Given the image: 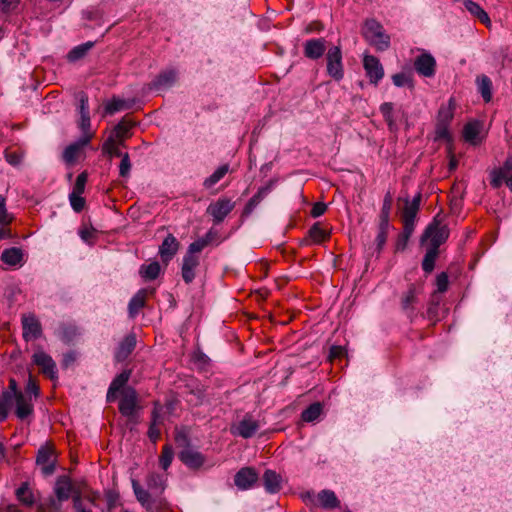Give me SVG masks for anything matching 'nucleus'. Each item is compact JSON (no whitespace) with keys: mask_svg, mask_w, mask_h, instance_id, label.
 Returning a JSON list of instances; mask_svg holds the SVG:
<instances>
[{"mask_svg":"<svg viewBox=\"0 0 512 512\" xmlns=\"http://www.w3.org/2000/svg\"><path fill=\"white\" fill-rule=\"evenodd\" d=\"M147 487L155 494L153 496L148 490L141 487L136 480H132V488L138 502L149 512H162L166 507V501L159 495L166 488L165 478L157 473H150L146 479Z\"/></svg>","mask_w":512,"mask_h":512,"instance_id":"f257e3e1","label":"nucleus"},{"mask_svg":"<svg viewBox=\"0 0 512 512\" xmlns=\"http://www.w3.org/2000/svg\"><path fill=\"white\" fill-rule=\"evenodd\" d=\"M362 33L364 38L378 51H385L389 48L390 37L378 21L374 19L366 20Z\"/></svg>","mask_w":512,"mask_h":512,"instance_id":"f03ea898","label":"nucleus"},{"mask_svg":"<svg viewBox=\"0 0 512 512\" xmlns=\"http://www.w3.org/2000/svg\"><path fill=\"white\" fill-rule=\"evenodd\" d=\"M449 237V229L446 225H440L436 221L429 224L421 237V241L429 240V247L438 250L439 246L443 244Z\"/></svg>","mask_w":512,"mask_h":512,"instance_id":"7ed1b4c3","label":"nucleus"},{"mask_svg":"<svg viewBox=\"0 0 512 512\" xmlns=\"http://www.w3.org/2000/svg\"><path fill=\"white\" fill-rule=\"evenodd\" d=\"M22 336L26 342L36 340L42 336V325L33 313L23 314L21 317Z\"/></svg>","mask_w":512,"mask_h":512,"instance_id":"20e7f679","label":"nucleus"},{"mask_svg":"<svg viewBox=\"0 0 512 512\" xmlns=\"http://www.w3.org/2000/svg\"><path fill=\"white\" fill-rule=\"evenodd\" d=\"M327 73L333 79L339 81L344 76L342 64V52L339 46H333L328 49L326 54Z\"/></svg>","mask_w":512,"mask_h":512,"instance_id":"39448f33","label":"nucleus"},{"mask_svg":"<svg viewBox=\"0 0 512 512\" xmlns=\"http://www.w3.org/2000/svg\"><path fill=\"white\" fill-rule=\"evenodd\" d=\"M235 202L226 197H221L207 207V214L212 216L214 224H220L234 209Z\"/></svg>","mask_w":512,"mask_h":512,"instance_id":"423d86ee","label":"nucleus"},{"mask_svg":"<svg viewBox=\"0 0 512 512\" xmlns=\"http://www.w3.org/2000/svg\"><path fill=\"white\" fill-rule=\"evenodd\" d=\"M32 362L37 365L41 372L48 376L50 379L57 377V366L52 357L47 354L43 349L38 348L33 356Z\"/></svg>","mask_w":512,"mask_h":512,"instance_id":"0eeeda50","label":"nucleus"},{"mask_svg":"<svg viewBox=\"0 0 512 512\" xmlns=\"http://www.w3.org/2000/svg\"><path fill=\"white\" fill-rule=\"evenodd\" d=\"M259 421L246 414L237 424L231 427V433L244 439L253 437L259 430Z\"/></svg>","mask_w":512,"mask_h":512,"instance_id":"6e6552de","label":"nucleus"},{"mask_svg":"<svg viewBox=\"0 0 512 512\" xmlns=\"http://www.w3.org/2000/svg\"><path fill=\"white\" fill-rule=\"evenodd\" d=\"M258 473L253 467H243L234 476V483L240 490H248L258 481Z\"/></svg>","mask_w":512,"mask_h":512,"instance_id":"1a4fd4ad","label":"nucleus"},{"mask_svg":"<svg viewBox=\"0 0 512 512\" xmlns=\"http://www.w3.org/2000/svg\"><path fill=\"white\" fill-rule=\"evenodd\" d=\"M363 66L370 82L378 84L384 76V69L379 59L372 55H365L363 59Z\"/></svg>","mask_w":512,"mask_h":512,"instance_id":"9d476101","label":"nucleus"},{"mask_svg":"<svg viewBox=\"0 0 512 512\" xmlns=\"http://www.w3.org/2000/svg\"><path fill=\"white\" fill-rule=\"evenodd\" d=\"M177 81V72L174 69H167L160 72L149 84L150 90L165 91L171 88Z\"/></svg>","mask_w":512,"mask_h":512,"instance_id":"9b49d317","label":"nucleus"},{"mask_svg":"<svg viewBox=\"0 0 512 512\" xmlns=\"http://www.w3.org/2000/svg\"><path fill=\"white\" fill-rule=\"evenodd\" d=\"M137 404V393L135 389L126 388L119 402V411L125 417H132L134 415Z\"/></svg>","mask_w":512,"mask_h":512,"instance_id":"f8f14e48","label":"nucleus"},{"mask_svg":"<svg viewBox=\"0 0 512 512\" xmlns=\"http://www.w3.org/2000/svg\"><path fill=\"white\" fill-rule=\"evenodd\" d=\"M326 51V40L324 38H313L306 40L303 44L305 57L311 60L321 58Z\"/></svg>","mask_w":512,"mask_h":512,"instance_id":"ddd939ff","label":"nucleus"},{"mask_svg":"<svg viewBox=\"0 0 512 512\" xmlns=\"http://www.w3.org/2000/svg\"><path fill=\"white\" fill-rule=\"evenodd\" d=\"M179 249V242L176 239V237L172 234H168L162 244L159 246V255L161 257V260L168 264L173 257L176 255L177 251Z\"/></svg>","mask_w":512,"mask_h":512,"instance_id":"4468645a","label":"nucleus"},{"mask_svg":"<svg viewBox=\"0 0 512 512\" xmlns=\"http://www.w3.org/2000/svg\"><path fill=\"white\" fill-rule=\"evenodd\" d=\"M54 493L59 500L67 501L71 496L73 497L75 494L80 492L74 489L68 476H60L56 480Z\"/></svg>","mask_w":512,"mask_h":512,"instance_id":"2eb2a0df","label":"nucleus"},{"mask_svg":"<svg viewBox=\"0 0 512 512\" xmlns=\"http://www.w3.org/2000/svg\"><path fill=\"white\" fill-rule=\"evenodd\" d=\"M435 59L427 53L418 56L414 62L415 70L422 76L431 77L435 73Z\"/></svg>","mask_w":512,"mask_h":512,"instance_id":"dca6fc26","label":"nucleus"},{"mask_svg":"<svg viewBox=\"0 0 512 512\" xmlns=\"http://www.w3.org/2000/svg\"><path fill=\"white\" fill-rule=\"evenodd\" d=\"M93 135L81 136L76 142L68 145L63 152V159L72 163L78 157L80 151L89 144Z\"/></svg>","mask_w":512,"mask_h":512,"instance_id":"f3484780","label":"nucleus"},{"mask_svg":"<svg viewBox=\"0 0 512 512\" xmlns=\"http://www.w3.org/2000/svg\"><path fill=\"white\" fill-rule=\"evenodd\" d=\"M36 462L42 466L44 475H51L55 470V459L53 458V451L47 447H41L38 450Z\"/></svg>","mask_w":512,"mask_h":512,"instance_id":"a211bd4d","label":"nucleus"},{"mask_svg":"<svg viewBox=\"0 0 512 512\" xmlns=\"http://www.w3.org/2000/svg\"><path fill=\"white\" fill-rule=\"evenodd\" d=\"M198 265V256H191V254L184 255L181 268V275L185 283L189 284L194 280L195 270L198 267Z\"/></svg>","mask_w":512,"mask_h":512,"instance_id":"6ab92c4d","label":"nucleus"},{"mask_svg":"<svg viewBox=\"0 0 512 512\" xmlns=\"http://www.w3.org/2000/svg\"><path fill=\"white\" fill-rule=\"evenodd\" d=\"M263 485L268 493L274 494L282 488V477L274 470L267 469L262 477Z\"/></svg>","mask_w":512,"mask_h":512,"instance_id":"aec40b11","label":"nucleus"},{"mask_svg":"<svg viewBox=\"0 0 512 512\" xmlns=\"http://www.w3.org/2000/svg\"><path fill=\"white\" fill-rule=\"evenodd\" d=\"M136 346V337L134 334L127 335L119 344L116 352L115 359L122 362L132 353Z\"/></svg>","mask_w":512,"mask_h":512,"instance_id":"412c9836","label":"nucleus"},{"mask_svg":"<svg viewBox=\"0 0 512 512\" xmlns=\"http://www.w3.org/2000/svg\"><path fill=\"white\" fill-rule=\"evenodd\" d=\"M16 404V415L19 419L24 420L33 412V403L31 397L24 394H18L14 398Z\"/></svg>","mask_w":512,"mask_h":512,"instance_id":"4be33fe9","label":"nucleus"},{"mask_svg":"<svg viewBox=\"0 0 512 512\" xmlns=\"http://www.w3.org/2000/svg\"><path fill=\"white\" fill-rule=\"evenodd\" d=\"M179 458L186 466L193 469L201 467L205 462V458L200 452L189 448L181 451Z\"/></svg>","mask_w":512,"mask_h":512,"instance_id":"5701e85b","label":"nucleus"},{"mask_svg":"<svg viewBox=\"0 0 512 512\" xmlns=\"http://www.w3.org/2000/svg\"><path fill=\"white\" fill-rule=\"evenodd\" d=\"M318 505L324 509L340 507V501L332 490L324 489L317 495Z\"/></svg>","mask_w":512,"mask_h":512,"instance_id":"b1692460","label":"nucleus"},{"mask_svg":"<svg viewBox=\"0 0 512 512\" xmlns=\"http://www.w3.org/2000/svg\"><path fill=\"white\" fill-rule=\"evenodd\" d=\"M462 4L465 9L474 17H476L481 23L490 25L491 21L486 11L476 2L472 0H462Z\"/></svg>","mask_w":512,"mask_h":512,"instance_id":"393cba45","label":"nucleus"},{"mask_svg":"<svg viewBox=\"0 0 512 512\" xmlns=\"http://www.w3.org/2000/svg\"><path fill=\"white\" fill-rule=\"evenodd\" d=\"M135 125V122L125 116L113 129L110 135H114V139L119 140V144H123V139L129 137L130 129Z\"/></svg>","mask_w":512,"mask_h":512,"instance_id":"a878e982","label":"nucleus"},{"mask_svg":"<svg viewBox=\"0 0 512 512\" xmlns=\"http://www.w3.org/2000/svg\"><path fill=\"white\" fill-rule=\"evenodd\" d=\"M147 297V290L140 289L129 301L128 312L131 318H134L144 307Z\"/></svg>","mask_w":512,"mask_h":512,"instance_id":"bb28decb","label":"nucleus"},{"mask_svg":"<svg viewBox=\"0 0 512 512\" xmlns=\"http://www.w3.org/2000/svg\"><path fill=\"white\" fill-rule=\"evenodd\" d=\"M417 303V293L414 285H411L401 298L402 310L411 315Z\"/></svg>","mask_w":512,"mask_h":512,"instance_id":"cd10ccee","label":"nucleus"},{"mask_svg":"<svg viewBox=\"0 0 512 512\" xmlns=\"http://www.w3.org/2000/svg\"><path fill=\"white\" fill-rule=\"evenodd\" d=\"M23 260V252L20 248L12 247L5 249L1 254V261L9 266L21 264Z\"/></svg>","mask_w":512,"mask_h":512,"instance_id":"c85d7f7f","label":"nucleus"},{"mask_svg":"<svg viewBox=\"0 0 512 512\" xmlns=\"http://www.w3.org/2000/svg\"><path fill=\"white\" fill-rule=\"evenodd\" d=\"M481 125L478 122H470L465 125L463 130V137L465 141L477 145L481 142L480 139Z\"/></svg>","mask_w":512,"mask_h":512,"instance_id":"c756f323","label":"nucleus"},{"mask_svg":"<svg viewBox=\"0 0 512 512\" xmlns=\"http://www.w3.org/2000/svg\"><path fill=\"white\" fill-rule=\"evenodd\" d=\"M161 273L159 262L153 261L149 264H143L139 268V274L145 281L155 280Z\"/></svg>","mask_w":512,"mask_h":512,"instance_id":"7c9ffc66","label":"nucleus"},{"mask_svg":"<svg viewBox=\"0 0 512 512\" xmlns=\"http://www.w3.org/2000/svg\"><path fill=\"white\" fill-rule=\"evenodd\" d=\"M132 106L133 101L113 97L109 102L106 103L105 112L112 115L118 111L131 109Z\"/></svg>","mask_w":512,"mask_h":512,"instance_id":"2f4dec72","label":"nucleus"},{"mask_svg":"<svg viewBox=\"0 0 512 512\" xmlns=\"http://www.w3.org/2000/svg\"><path fill=\"white\" fill-rule=\"evenodd\" d=\"M476 83L483 100L485 102H490L492 99V81L490 78L486 75L478 76Z\"/></svg>","mask_w":512,"mask_h":512,"instance_id":"473e14b6","label":"nucleus"},{"mask_svg":"<svg viewBox=\"0 0 512 512\" xmlns=\"http://www.w3.org/2000/svg\"><path fill=\"white\" fill-rule=\"evenodd\" d=\"M269 192L270 188L268 186L260 188L258 192L247 202L243 215L248 216L251 214L257 205L269 194Z\"/></svg>","mask_w":512,"mask_h":512,"instance_id":"72a5a7b5","label":"nucleus"},{"mask_svg":"<svg viewBox=\"0 0 512 512\" xmlns=\"http://www.w3.org/2000/svg\"><path fill=\"white\" fill-rule=\"evenodd\" d=\"M229 172V165L224 164L219 166L209 177H207L203 186L206 189L212 188L215 184H217L227 173Z\"/></svg>","mask_w":512,"mask_h":512,"instance_id":"f704fd0d","label":"nucleus"},{"mask_svg":"<svg viewBox=\"0 0 512 512\" xmlns=\"http://www.w3.org/2000/svg\"><path fill=\"white\" fill-rule=\"evenodd\" d=\"M17 499L26 506H32L35 502L33 493L28 486V483H22L21 486L16 490Z\"/></svg>","mask_w":512,"mask_h":512,"instance_id":"c9c22d12","label":"nucleus"},{"mask_svg":"<svg viewBox=\"0 0 512 512\" xmlns=\"http://www.w3.org/2000/svg\"><path fill=\"white\" fill-rule=\"evenodd\" d=\"M119 145H120L119 140L114 139V135H109V137L107 138V140L104 142V144L102 146V151L104 154H107L110 157L115 156V157L122 158L123 154L121 153V151L118 148Z\"/></svg>","mask_w":512,"mask_h":512,"instance_id":"e433bc0d","label":"nucleus"},{"mask_svg":"<svg viewBox=\"0 0 512 512\" xmlns=\"http://www.w3.org/2000/svg\"><path fill=\"white\" fill-rule=\"evenodd\" d=\"M323 410L322 404L319 402L312 403L301 414V418L305 422H313L319 418Z\"/></svg>","mask_w":512,"mask_h":512,"instance_id":"4c0bfd02","label":"nucleus"},{"mask_svg":"<svg viewBox=\"0 0 512 512\" xmlns=\"http://www.w3.org/2000/svg\"><path fill=\"white\" fill-rule=\"evenodd\" d=\"M438 256V250L435 248L428 247L426 254L422 261V269L426 273H431L435 267V260Z\"/></svg>","mask_w":512,"mask_h":512,"instance_id":"58836bf2","label":"nucleus"},{"mask_svg":"<svg viewBox=\"0 0 512 512\" xmlns=\"http://www.w3.org/2000/svg\"><path fill=\"white\" fill-rule=\"evenodd\" d=\"M389 228H390L389 222L379 221L378 233H377L376 240H375L378 252H380L383 249V247L387 241V234H388Z\"/></svg>","mask_w":512,"mask_h":512,"instance_id":"ea45409f","label":"nucleus"},{"mask_svg":"<svg viewBox=\"0 0 512 512\" xmlns=\"http://www.w3.org/2000/svg\"><path fill=\"white\" fill-rule=\"evenodd\" d=\"M380 112L382 113L389 129L391 131L396 129L395 119L393 117V104L391 102H385L380 106Z\"/></svg>","mask_w":512,"mask_h":512,"instance_id":"a19ab883","label":"nucleus"},{"mask_svg":"<svg viewBox=\"0 0 512 512\" xmlns=\"http://www.w3.org/2000/svg\"><path fill=\"white\" fill-rule=\"evenodd\" d=\"M392 204H393V195L390 191H387L384 196V199H383V204H382V208H381V212H380V216H379V218H380L379 221L389 222Z\"/></svg>","mask_w":512,"mask_h":512,"instance_id":"79ce46f5","label":"nucleus"},{"mask_svg":"<svg viewBox=\"0 0 512 512\" xmlns=\"http://www.w3.org/2000/svg\"><path fill=\"white\" fill-rule=\"evenodd\" d=\"M93 45H94L93 42H86L84 44L74 47L68 53V59L70 61H77V60L81 59L93 47Z\"/></svg>","mask_w":512,"mask_h":512,"instance_id":"37998d69","label":"nucleus"},{"mask_svg":"<svg viewBox=\"0 0 512 512\" xmlns=\"http://www.w3.org/2000/svg\"><path fill=\"white\" fill-rule=\"evenodd\" d=\"M64 501L65 500H59L56 496L55 498L50 497L39 505V510L43 512H61L62 502Z\"/></svg>","mask_w":512,"mask_h":512,"instance_id":"c03bdc74","label":"nucleus"},{"mask_svg":"<svg viewBox=\"0 0 512 512\" xmlns=\"http://www.w3.org/2000/svg\"><path fill=\"white\" fill-rule=\"evenodd\" d=\"M131 376L130 370H124L119 375H117L113 381L110 384L111 390H117L120 391L126 383L129 381V378Z\"/></svg>","mask_w":512,"mask_h":512,"instance_id":"a18cd8bd","label":"nucleus"},{"mask_svg":"<svg viewBox=\"0 0 512 512\" xmlns=\"http://www.w3.org/2000/svg\"><path fill=\"white\" fill-rule=\"evenodd\" d=\"M209 235H210V233H208L206 235V238H201V239H198V240L192 242L189 245L188 250L185 255L191 254V256H196L195 255L196 253L201 252L209 243V240H210Z\"/></svg>","mask_w":512,"mask_h":512,"instance_id":"49530a36","label":"nucleus"},{"mask_svg":"<svg viewBox=\"0 0 512 512\" xmlns=\"http://www.w3.org/2000/svg\"><path fill=\"white\" fill-rule=\"evenodd\" d=\"M13 219V215L7 210L6 198L3 195H0V224L2 226L9 225Z\"/></svg>","mask_w":512,"mask_h":512,"instance_id":"de8ad7c7","label":"nucleus"},{"mask_svg":"<svg viewBox=\"0 0 512 512\" xmlns=\"http://www.w3.org/2000/svg\"><path fill=\"white\" fill-rule=\"evenodd\" d=\"M173 456H174V452H173L172 447L170 445H165L163 447V450H162V453H161V456L159 459L160 466L164 470H167L168 467L171 465Z\"/></svg>","mask_w":512,"mask_h":512,"instance_id":"09e8293b","label":"nucleus"},{"mask_svg":"<svg viewBox=\"0 0 512 512\" xmlns=\"http://www.w3.org/2000/svg\"><path fill=\"white\" fill-rule=\"evenodd\" d=\"M77 335V328L72 325H63L59 331V337L62 341L69 343L71 342Z\"/></svg>","mask_w":512,"mask_h":512,"instance_id":"8fccbe9b","label":"nucleus"},{"mask_svg":"<svg viewBox=\"0 0 512 512\" xmlns=\"http://www.w3.org/2000/svg\"><path fill=\"white\" fill-rule=\"evenodd\" d=\"M309 236L315 243H320L327 237V233L316 223L309 229Z\"/></svg>","mask_w":512,"mask_h":512,"instance_id":"3c124183","label":"nucleus"},{"mask_svg":"<svg viewBox=\"0 0 512 512\" xmlns=\"http://www.w3.org/2000/svg\"><path fill=\"white\" fill-rule=\"evenodd\" d=\"M419 209L415 204H409V199H406L405 206L402 212V219L414 220L416 219Z\"/></svg>","mask_w":512,"mask_h":512,"instance_id":"603ef678","label":"nucleus"},{"mask_svg":"<svg viewBox=\"0 0 512 512\" xmlns=\"http://www.w3.org/2000/svg\"><path fill=\"white\" fill-rule=\"evenodd\" d=\"M160 423L159 417L156 414V412H153V419L150 424L149 430H148V436L151 441L156 442L160 436V430L157 428V425Z\"/></svg>","mask_w":512,"mask_h":512,"instance_id":"864d4df0","label":"nucleus"},{"mask_svg":"<svg viewBox=\"0 0 512 512\" xmlns=\"http://www.w3.org/2000/svg\"><path fill=\"white\" fill-rule=\"evenodd\" d=\"M69 201L75 212H81L85 206V199L78 193H70Z\"/></svg>","mask_w":512,"mask_h":512,"instance_id":"5fc2aeb1","label":"nucleus"},{"mask_svg":"<svg viewBox=\"0 0 512 512\" xmlns=\"http://www.w3.org/2000/svg\"><path fill=\"white\" fill-rule=\"evenodd\" d=\"M402 220H403V232H402V234H403V245H402V248H405L408 239L410 238V236L414 232L415 221L414 220L410 221V220H406V219H402Z\"/></svg>","mask_w":512,"mask_h":512,"instance_id":"6e6d98bb","label":"nucleus"},{"mask_svg":"<svg viewBox=\"0 0 512 512\" xmlns=\"http://www.w3.org/2000/svg\"><path fill=\"white\" fill-rule=\"evenodd\" d=\"M435 139L450 140L449 124L437 122L435 128Z\"/></svg>","mask_w":512,"mask_h":512,"instance_id":"4d7b16f0","label":"nucleus"},{"mask_svg":"<svg viewBox=\"0 0 512 512\" xmlns=\"http://www.w3.org/2000/svg\"><path fill=\"white\" fill-rule=\"evenodd\" d=\"M18 394H23L21 391L17 389V382L14 379H10L8 389L3 392V396L6 401H14V398L17 397Z\"/></svg>","mask_w":512,"mask_h":512,"instance_id":"13d9d810","label":"nucleus"},{"mask_svg":"<svg viewBox=\"0 0 512 512\" xmlns=\"http://www.w3.org/2000/svg\"><path fill=\"white\" fill-rule=\"evenodd\" d=\"M506 171L504 168L493 170L491 172V185L494 188H499L502 185L503 180H505Z\"/></svg>","mask_w":512,"mask_h":512,"instance_id":"bf43d9fd","label":"nucleus"},{"mask_svg":"<svg viewBox=\"0 0 512 512\" xmlns=\"http://www.w3.org/2000/svg\"><path fill=\"white\" fill-rule=\"evenodd\" d=\"M131 170V162L128 153H124L119 165V174L121 177H128Z\"/></svg>","mask_w":512,"mask_h":512,"instance_id":"052dcab7","label":"nucleus"},{"mask_svg":"<svg viewBox=\"0 0 512 512\" xmlns=\"http://www.w3.org/2000/svg\"><path fill=\"white\" fill-rule=\"evenodd\" d=\"M453 118V111L451 107H441L438 112L437 122L450 124Z\"/></svg>","mask_w":512,"mask_h":512,"instance_id":"680f3d73","label":"nucleus"},{"mask_svg":"<svg viewBox=\"0 0 512 512\" xmlns=\"http://www.w3.org/2000/svg\"><path fill=\"white\" fill-rule=\"evenodd\" d=\"M86 182L87 174L85 172L80 173L76 178V182L71 193L82 194L84 192Z\"/></svg>","mask_w":512,"mask_h":512,"instance_id":"e2e57ef3","label":"nucleus"},{"mask_svg":"<svg viewBox=\"0 0 512 512\" xmlns=\"http://www.w3.org/2000/svg\"><path fill=\"white\" fill-rule=\"evenodd\" d=\"M448 284H449V281H448L447 273L441 272L440 274L437 275L436 286H437L438 292H440V293L445 292L448 289Z\"/></svg>","mask_w":512,"mask_h":512,"instance_id":"0e129e2a","label":"nucleus"},{"mask_svg":"<svg viewBox=\"0 0 512 512\" xmlns=\"http://www.w3.org/2000/svg\"><path fill=\"white\" fill-rule=\"evenodd\" d=\"M73 508L75 512H93L90 508L85 507L81 493L73 496Z\"/></svg>","mask_w":512,"mask_h":512,"instance_id":"69168bd1","label":"nucleus"},{"mask_svg":"<svg viewBox=\"0 0 512 512\" xmlns=\"http://www.w3.org/2000/svg\"><path fill=\"white\" fill-rule=\"evenodd\" d=\"M91 126L90 115L80 116L79 128L82 131V136L92 135L89 130Z\"/></svg>","mask_w":512,"mask_h":512,"instance_id":"338daca9","label":"nucleus"},{"mask_svg":"<svg viewBox=\"0 0 512 512\" xmlns=\"http://www.w3.org/2000/svg\"><path fill=\"white\" fill-rule=\"evenodd\" d=\"M23 394L27 395L28 397H31V398H32V396H34V397L38 396L39 387L31 378H29V381L26 385L25 393H23Z\"/></svg>","mask_w":512,"mask_h":512,"instance_id":"774afa93","label":"nucleus"}]
</instances>
